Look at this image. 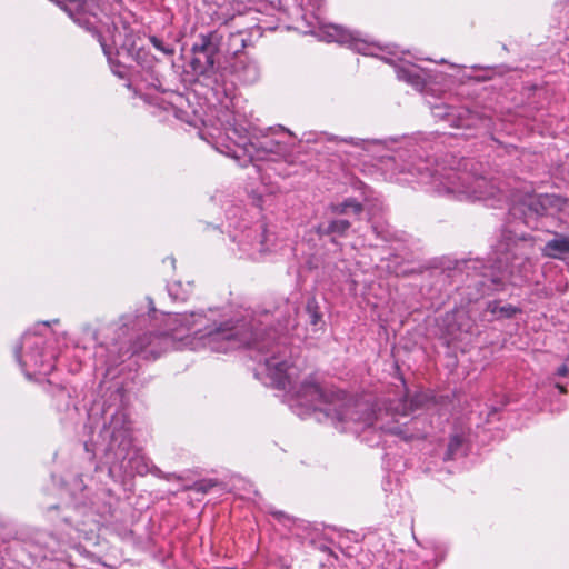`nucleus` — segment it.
<instances>
[{
    "label": "nucleus",
    "mask_w": 569,
    "mask_h": 569,
    "mask_svg": "<svg viewBox=\"0 0 569 569\" xmlns=\"http://www.w3.org/2000/svg\"><path fill=\"white\" fill-rule=\"evenodd\" d=\"M113 73L118 74L119 77H122V74L117 70H113Z\"/></svg>",
    "instance_id": "29"
},
{
    "label": "nucleus",
    "mask_w": 569,
    "mask_h": 569,
    "mask_svg": "<svg viewBox=\"0 0 569 569\" xmlns=\"http://www.w3.org/2000/svg\"><path fill=\"white\" fill-rule=\"evenodd\" d=\"M130 467L138 475H144L148 472L149 468L143 457L134 456L129 460Z\"/></svg>",
    "instance_id": "15"
},
{
    "label": "nucleus",
    "mask_w": 569,
    "mask_h": 569,
    "mask_svg": "<svg viewBox=\"0 0 569 569\" xmlns=\"http://www.w3.org/2000/svg\"><path fill=\"white\" fill-rule=\"evenodd\" d=\"M242 256L251 260H262L274 251V237L262 226L250 227L233 237Z\"/></svg>",
    "instance_id": "5"
},
{
    "label": "nucleus",
    "mask_w": 569,
    "mask_h": 569,
    "mask_svg": "<svg viewBox=\"0 0 569 569\" xmlns=\"http://www.w3.org/2000/svg\"><path fill=\"white\" fill-rule=\"evenodd\" d=\"M568 372H569V369H568V367H567L566 365H562V366H560V367L557 369V375H558V376H561V377L567 376V375H568Z\"/></svg>",
    "instance_id": "23"
},
{
    "label": "nucleus",
    "mask_w": 569,
    "mask_h": 569,
    "mask_svg": "<svg viewBox=\"0 0 569 569\" xmlns=\"http://www.w3.org/2000/svg\"><path fill=\"white\" fill-rule=\"evenodd\" d=\"M543 257L557 260L569 258V234L559 232L553 233V238L548 240L541 249Z\"/></svg>",
    "instance_id": "8"
},
{
    "label": "nucleus",
    "mask_w": 569,
    "mask_h": 569,
    "mask_svg": "<svg viewBox=\"0 0 569 569\" xmlns=\"http://www.w3.org/2000/svg\"><path fill=\"white\" fill-rule=\"evenodd\" d=\"M458 118H459V120H458V123L456 124L457 127H469V126H471V123L468 120L462 119L461 112H458Z\"/></svg>",
    "instance_id": "22"
},
{
    "label": "nucleus",
    "mask_w": 569,
    "mask_h": 569,
    "mask_svg": "<svg viewBox=\"0 0 569 569\" xmlns=\"http://www.w3.org/2000/svg\"><path fill=\"white\" fill-rule=\"evenodd\" d=\"M43 338L39 335L26 332L21 339V347L16 349V357L27 378L34 375L47 376L53 368V353H44Z\"/></svg>",
    "instance_id": "4"
},
{
    "label": "nucleus",
    "mask_w": 569,
    "mask_h": 569,
    "mask_svg": "<svg viewBox=\"0 0 569 569\" xmlns=\"http://www.w3.org/2000/svg\"><path fill=\"white\" fill-rule=\"evenodd\" d=\"M329 210L333 214H348L349 212L359 214L362 211V206L353 199H347L341 203L331 204Z\"/></svg>",
    "instance_id": "13"
},
{
    "label": "nucleus",
    "mask_w": 569,
    "mask_h": 569,
    "mask_svg": "<svg viewBox=\"0 0 569 569\" xmlns=\"http://www.w3.org/2000/svg\"><path fill=\"white\" fill-rule=\"evenodd\" d=\"M317 34L320 39L327 42L347 44L352 50L365 56H377V50H379L375 43L360 38L359 32L350 31L338 24H320Z\"/></svg>",
    "instance_id": "6"
},
{
    "label": "nucleus",
    "mask_w": 569,
    "mask_h": 569,
    "mask_svg": "<svg viewBox=\"0 0 569 569\" xmlns=\"http://www.w3.org/2000/svg\"><path fill=\"white\" fill-rule=\"evenodd\" d=\"M282 515H283V513H282V512H280V511H279V512H274V516H276V517H278V518H279V517H281Z\"/></svg>",
    "instance_id": "28"
},
{
    "label": "nucleus",
    "mask_w": 569,
    "mask_h": 569,
    "mask_svg": "<svg viewBox=\"0 0 569 569\" xmlns=\"http://www.w3.org/2000/svg\"><path fill=\"white\" fill-rule=\"evenodd\" d=\"M227 137L234 142V148L227 146V150L219 147L217 149L229 157L240 161V152L248 157V161L253 159H287L291 156L295 147V138L291 132L282 127L278 129H268L260 136H256L249 129L241 124H232L227 128ZM247 160L240 162L246 166Z\"/></svg>",
    "instance_id": "2"
},
{
    "label": "nucleus",
    "mask_w": 569,
    "mask_h": 569,
    "mask_svg": "<svg viewBox=\"0 0 569 569\" xmlns=\"http://www.w3.org/2000/svg\"><path fill=\"white\" fill-rule=\"evenodd\" d=\"M556 387L560 390V392H565L566 391L565 388L561 385H559V383L556 385Z\"/></svg>",
    "instance_id": "27"
},
{
    "label": "nucleus",
    "mask_w": 569,
    "mask_h": 569,
    "mask_svg": "<svg viewBox=\"0 0 569 569\" xmlns=\"http://www.w3.org/2000/svg\"><path fill=\"white\" fill-rule=\"evenodd\" d=\"M127 436V430H124L123 432H117L116 431V428H113V431H112V441H117L118 438L120 437H126ZM121 445H124V439L121 441L120 446Z\"/></svg>",
    "instance_id": "20"
},
{
    "label": "nucleus",
    "mask_w": 569,
    "mask_h": 569,
    "mask_svg": "<svg viewBox=\"0 0 569 569\" xmlns=\"http://www.w3.org/2000/svg\"><path fill=\"white\" fill-rule=\"evenodd\" d=\"M501 311L507 317H511V316H513L517 312V309L515 307H512V306H507V307L501 308Z\"/></svg>",
    "instance_id": "21"
},
{
    "label": "nucleus",
    "mask_w": 569,
    "mask_h": 569,
    "mask_svg": "<svg viewBox=\"0 0 569 569\" xmlns=\"http://www.w3.org/2000/svg\"><path fill=\"white\" fill-rule=\"evenodd\" d=\"M178 286H179V283H172V284H169V287H168V291H169V293H170L172 297H174V299H178V298H179V297H178V295L174 292V289H176V287H178Z\"/></svg>",
    "instance_id": "24"
},
{
    "label": "nucleus",
    "mask_w": 569,
    "mask_h": 569,
    "mask_svg": "<svg viewBox=\"0 0 569 569\" xmlns=\"http://www.w3.org/2000/svg\"><path fill=\"white\" fill-rule=\"evenodd\" d=\"M461 443L462 439L459 436L451 437L450 442L448 445V458H451V456L458 450Z\"/></svg>",
    "instance_id": "17"
},
{
    "label": "nucleus",
    "mask_w": 569,
    "mask_h": 569,
    "mask_svg": "<svg viewBox=\"0 0 569 569\" xmlns=\"http://www.w3.org/2000/svg\"><path fill=\"white\" fill-rule=\"evenodd\" d=\"M112 46L116 49L121 48V49H127L128 51L130 50L128 48V46H129L128 40L122 41V36H121L120 32H117V33L112 34Z\"/></svg>",
    "instance_id": "18"
},
{
    "label": "nucleus",
    "mask_w": 569,
    "mask_h": 569,
    "mask_svg": "<svg viewBox=\"0 0 569 569\" xmlns=\"http://www.w3.org/2000/svg\"><path fill=\"white\" fill-rule=\"evenodd\" d=\"M217 51L210 36H201L200 41L192 46L194 58L192 59V68L194 71L206 73L213 68V56Z\"/></svg>",
    "instance_id": "7"
},
{
    "label": "nucleus",
    "mask_w": 569,
    "mask_h": 569,
    "mask_svg": "<svg viewBox=\"0 0 569 569\" xmlns=\"http://www.w3.org/2000/svg\"><path fill=\"white\" fill-rule=\"evenodd\" d=\"M431 111L433 117L439 119L451 120L456 117L455 110L446 104H436L432 107Z\"/></svg>",
    "instance_id": "14"
},
{
    "label": "nucleus",
    "mask_w": 569,
    "mask_h": 569,
    "mask_svg": "<svg viewBox=\"0 0 569 569\" xmlns=\"http://www.w3.org/2000/svg\"><path fill=\"white\" fill-rule=\"evenodd\" d=\"M236 74L240 81L250 84L256 82L260 77V70L253 61L239 60L236 66Z\"/></svg>",
    "instance_id": "9"
},
{
    "label": "nucleus",
    "mask_w": 569,
    "mask_h": 569,
    "mask_svg": "<svg viewBox=\"0 0 569 569\" xmlns=\"http://www.w3.org/2000/svg\"><path fill=\"white\" fill-rule=\"evenodd\" d=\"M396 72L399 80H402L417 89L422 88L423 78L419 74L417 66H399L397 67Z\"/></svg>",
    "instance_id": "10"
},
{
    "label": "nucleus",
    "mask_w": 569,
    "mask_h": 569,
    "mask_svg": "<svg viewBox=\"0 0 569 569\" xmlns=\"http://www.w3.org/2000/svg\"><path fill=\"white\" fill-rule=\"evenodd\" d=\"M491 276V280L493 283H499L503 280L505 278V271L502 272L501 277H496L493 273L490 274Z\"/></svg>",
    "instance_id": "26"
},
{
    "label": "nucleus",
    "mask_w": 569,
    "mask_h": 569,
    "mask_svg": "<svg viewBox=\"0 0 569 569\" xmlns=\"http://www.w3.org/2000/svg\"><path fill=\"white\" fill-rule=\"evenodd\" d=\"M150 42L157 50L161 51L164 54L169 56L173 53V49L170 46H166L163 41L157 37H150Z\"/></svg>",
    "instance_id": "16"
},
{
    "label": "nucleus",
    "mask_w": 569,
    "mask_h": 569,
    "mask_svg": "<svg viewBox=\"0 0 569 569\" xmlns=\"http://www.w3.org/2000/svg\"><path fill=\"white\" fill-rule=\"evenodd\" d=\"M396 72L399 80H402L417 89L422 88L423 78L419 74L417 66H399L397 67Z\"/></svg>",
    "instance_id": "11"
},
{
    "label": "nucleus",
    "mask_w": 569,
    "mask_h": 569,
    "mask_svg": "<svg viewBox=\"0 0 569 569\" xmlns=\"http://www.w3.org/2000/svg\"><path fill=\"white\" fill-rule=\"evenodd\" d=\"M351 223L346 219H337L332 220L328 223H321L317 228L318 234H338L343 236L348 229L350 228Z\"/></svg>",
    "instance_id": "12"
},
{
    "label": "nucleus",
    "mask_w": 569,
    "mask_h": 569,
    "mask_svg": "<svg viewBox=\"0 0 569 569\" xmlns=\"http://www.w3.org/2000/svg\"><path fill=\"white\" fill-rule=\"evenodd\" d=\"M342 141L350 143L356 147H361L362 149H367L372 142L367 140H360L355 138L343 139Z\"/></svg>",
    "instance_id": "19"
},
{
    "label": "nucleus",
    "mask_w": 569,
    "mask_h": 569,
    "mask_svg": "<svg viewBox=\"0 0 569 569\" xmlns=\"http://www.w3.org/2000/svg\"><path fill=\"white\" fill-rule=\"evenodd\" d=\"M413 173V168L407 169ZM420 181L429 183L438 196L456 200H489L500 193V189L485 177H475L466 172H458L453 169H442L430 172L426 161L420 160L415 167Z\"/></svg>",
    "instance_id": "3"
},
{
    "label": "nucleus",
    "mask_w": 569,
    "mask_h": 569,
    "mask_svg": "<svg viewBox=\"0 0 569 569\" xmlns=\"http://www.w3.org/2000/svg\"><path fill=\"white\" fill-rule=\"evenodd\" d=\"M99 41H100V44L102 47V50H103L104 54L109 57L110 56V48L106 44V42L103 40L99 39Z\"/></svg>",
    "instance_id": "25"
},
{
    "label": "nucleus",
    "mask_w": 569,
    "mask_h": 569,
    "mask_svg": "<svg viewBox=\"0 0 569 569\" xmlns=\"http://www.w3.org/2000/svg\"><path fill=\"white\" fill-rule=\"evenodd\" d=\"M167 331L149 333L140 338L133 352L143 353L144 358L156 359L170 348L198 350L208 348L214 352H227L241 346L257 349L262 358L263 371L270 382L278 389L287 390L291 409L301 418L313 417L319 422L331 423L341 432L390 433L403 440L420 438V419L400 422L417 406L421 396L399 401L390 409L369 410L362 403L353 402L345 392L322 387L316 377L310 376L297 385V368L286 358L287 348L276 341L268 332L263 336L248 333L243 326H230L217 321L204 312L168 315Z\"/></svg>",
    "instance_id": "1"
}]
</instances>
